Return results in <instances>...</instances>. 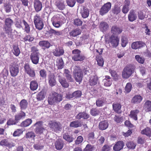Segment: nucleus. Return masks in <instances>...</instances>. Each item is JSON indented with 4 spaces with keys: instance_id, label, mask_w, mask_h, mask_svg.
Wrapping results in <instances>:
<instances>
[{
    "instance_id": "15",
    "label": "nucleus",
    "mask_w": 151,
    "mask_h": 151,
    "mask_svg": "<svg viewBox=\"0 0 151 151\" xmlns=\"http://www.w3.org/2000/svg\"><path fill=\"white\" fill-rule=\"evenodd\" d=\"M122 31V28L116 25L112 26L111 29V33L114 35H118L121 34Z\"/></svg>"
},
{
    "instance_id": "3",
    "label": "nucleus",
    "mask_w": 151,
    "mask_h": 151,
    "mask_svg": "<svg viewBox=\"0 0 151 151\" xmlns=\"http://www.w3.org/2000/svg\"><path fill=\"white\" fill-rule=\"evenodd\" d=\"M136 67L132 64L127 65L124 68L122 72V76L124 79H128L134 73Z\"/></svg>"
},
{
    "instance_id": "61",
    "label": "nucleus",
    "mask_w": 151,
    "mask_h": 151,
    "mask_svg": "<svg viewBox=\"0 0 151 151\" xmlns=\"http://www.w3.org/2000/svg\"><path fill=\"white\" fill-rule=\"evenodd\" d=\"M66 1L68 5L70 7H73L76 3V0H66Z\"/></svg>"
},
{
    "instance_id": "4",
    "label": "nucleus",
    "mask_w": 151,
    "mask_h": 151,
    "mask_svg": "<svg viewBox=\"0 0 151 151\" xmlns=\"http://www.w3.org/2000/svg\"><path fill=\"white\" fill-rule=\"evenodd\" d=\"M13 23V21L9 18H6L5 20L3 29L8 35H11L12 34V26Z\"/></svg>"
},
{
    "instance_id": "56",
    "label": "nucleus",
    "mask_w": 151,
    "mask_h": 151,
    "mask_svg": "<svg viewBox=\"0 0 151 151\" xmlns=\"http://www.w3.org/2000/svg\"><path fill=\"white\" fill-rule=\"evenodd\" d=\"M121 12L120 7L117 5H115L112 9V12L114 14H118Z\"/></svg>"
},
{
    "instance_id": "59",
    "label": "nucleus",
    "mask_w": 151,
    "mask_h": 151,
    "mask_svg": "<svg viewBox=\"0 0 151 151\" xmlns=\"http://www.w3.org/2000/svg\"><path fill=\"white\" fill-rule=\"evenodd\" d=\"M73 95L75 98H79L82 95V92L80 90H77L74 92L73 93Z\"/></svg>"
},
{
    "instance_id": "14",
    "label": "nucleus",
    "mask_w": 151,
    "mask_h": 151,
    "mask_svg": "<svg viewBox=\"0 0 151 151\" xmlns=\"http://www.w3.org/2000/svg\"><path fill=\"white\" fill-rule=\"evenodd\" d=\"M9 71L12 76L13 77H16L18 75L19 73L18 65L14 64L11 65L9 67Z\"/></svg>"
},
{
    "instance_id": "18",
    "label": "nucleus",
    "mask_w": 151,
    "mask_h": 151,
    "mask_svg": "<svg viewBox=\"0 0 151 151\" xmlns=\"http://www.w3.org/2000/svg\"><path fill=\"white\" fill-rule=\"evenodd\" d=\"M33 4L34 8L36 12H38L42 10V4L39 0H35Z\"/></svg>"
},
{
    "instance_id": "8",
    "label": "nucleus",
    "mask_w": 151,
    "mask_h": 151,
    "mask_svg": "<svg viewBox=\"0 0 151 151\" xmlns=\"http://www.w3.org/2000/svg\"><path fill=\"white\" fill-rule=\"evenodd\" d=\"M36 127L35 129V131L37 134L41 135L43 134V132L45 131L46 129L43 127V122L39 121L37 122L34 124Z\"/></svg>"
},
{
    "instance_id": "34",
    "label": "nucleus",
    "mask_w": 151,
    "mask_h": 151,
    "mask_svg": "<svg viewBox=\"0 0 151 151\" xmlns=\"http://www.w3.org/2000/svg\"><path fill=\"white\" fill-rule=\"evenodd\" d=\"M58 81L63 87L67 88L69 87V84L65 78L60 77L58 79Z\"/></svg>"
},
{
    "instance_id": "16",
    "label": "nucleus",
    "mask_w": 151,
    "mask_h": 151,
    "mask_svg": "<svg viewBox=\"0 0 151 151\" xmlns=\"http://www.w3.org/2000/svg\"><path fill=\"white\" fill-rule=\"evenodd\" d=\"M52 53L55 56L60 57L64 54V51L62 47L58 46L53 50Z\"/></svg>"
},
{
    "instance_id": "23",
    "label": "nucleus",
    "mask_w": 151,
    "mask_h": 151,
    "mask_svg": "<svg viewBox=\"0 0 151 151\" xmlns=\"http://www.w3.org/2000/svg\"><path fill=\"white\" fill-rule=\"evenodd\" d=\"M128 17L129 20L131 22H133L136 19L137 16L134 10L132 9L130 11Z\"/></svg>"
},
{
    "instance_id": "6",
    "label": "nucleus",
    "mask_w": 151,
    "mask_h": 151,
    "mask_svg": "<svg viewBox=\"0 0 151 151\" xmlns=\"http://www.w3.org/2000/svg\"><path fill=\"white\" fill-rule=\"evenodd\" d=\"M81 51L78 49H74L72 51L73 55L72 59L74 61H82L85 59V56L81 54Z\"/></svg>"
},
{
    "instance_id": "5",
    "label": "nucleus",
    "mask_w": 151,
    "mask_h": 151,
    "mask_svg": "<svg viewBox=\"0 0 151 151\" xmlns=\"http://www.w3.org/2000/svg\"><path fill=\"white\" fill-rule=\"evenodd\" d=\"M83 73L82 69L78 66H75L73 71L74 78L79 84L81 82L83 78Z\"/></svg>"
},
{
    "instance_id": "13",
    "label": "nucleus",
    "mask_w": 151,
    "mask_h": 151,
    "mask_svg": "<svg viewBox=\"0 0 151 151\" xmlns=\"http://www.w3.org/2000/svg\"><path fill=\"white\" fill-rule=\"evenodd\" d=\"M103 50V49L96 50V52L98 54L96 56V60L97 62V64L100 66H102L104 63V61L101 56Z\"/></svg>"
},
{
    "instance_id": "35",
    "label": "nucleus",
    "mask_w": 151,
    "mask_h": 151,
    "mask_svg": "<svg viewBox=\"0 0 151 151\" xmlns=\"http://www.w3.org/2000/svg\"><path fill=\"white\" fill-rule=\"evenodd\" d=\"M59 17L56 16H54L52 19V24L56 28H58L60 26V22L58 21Z\"/></svg>"
},
{
    "instance_id": "47",
    "label": "nucleus",
    "mask_w": 151,
    "mask_h": 151,
    "mask_svg": "<svg viewBox=\"0 0 151 151\" xmlns=\"http://www.w3.org/2000/svg\"><path fill=\"white\" fill-rule=\"evenodd\" d=\"M48 33L51 35H55L59 36L62 34V32L60 31L55 30L52 28L50 29Z\"/></svg>"
},
{
    "instance_id": "26",
    "label": "nucleus",
    "mask_w": 151,
    "mask_h": 151,
    "mask_svg": "<svg viewBox=\"0 0 151 151\" xmlns=\"http://www.w3.org/2000/svg\"><path fill=\"white\" fill-rule=\"evenodd\" d=\"M81 33V30L79 28H76L73 29L69 33L70 36L75 37L80 35Z\"/></svg>"
},
{
    "instance_id": "12",
    "label": "nucleus",
    "mask_w": 151,
    "mask_h": 151,
    "mask_svg": "<svg viewBox=\"0 0 151 151\" xmlns=\"http://www.w3.org/2000/svg\"><path fill=\"white\" fill-rule=\"evenodd\" d=\"M119 41L118 35H111L109 37V42L111 43L113 47H116L119 44Z\"/></svg>"
},
{
    "instance_id": "32",
    "label": "nucleus",
    "mask_w": 151,
    "mask_h": 151,
    "mask_svg": "<svg viewBox=\"0 0 151 151\" xmlns=\"http://www.w3.org/2000/svg\"><path fill=\"white\" fill-rule=\"evenodd\" d=\"M142 97L141 96L136 95L132 98L131 102L134 104H139L142 101Z\"/></svg>"
},
{
    "instance_id": "11",
    "label": "nucleus",
    "mask_w": 151,
    "mask_h": 151,
    "mask_svg": "<svg viewBox=\"0 0 151 151\" xmlns=\"http://www.w3.org/2000/svg\"><path fill=\"white\" fill-rule=\"evenodd\" d=\"M111 3L110 2H108L104 4L101 7L99 10V14L102 16L105 14L111 9Z\"/></svg>"
},
{
    "instance_id": "55",
    "label": "nucleus",
    "mask_w": 151,
    "mask_h": 151,
    "mask_svg": "<svg viewBox=\"0 0 151 151\" xmlns=\"http://www.w3.org/2000/svg\"><path fill=\"white\" fill-rule=\"evenodd\" d=\"M110 73L114 80L115 81H117L119 79V76L116 72L114 70H111Z\"/></svg>"
},
{
    "instance_id": "60",
    "label": "nucleus",
    "mask_w": 151,
    "mask_h": 151,
    "mask_svg": "<svg viewBox=\"0 0 151 151\" xmlns=\"http://www.w3.org/2000/svg\"><path fill=\"white\" fill-rule=\"evenodd\" d=\"M34 39L33 37H32L29 35H26L23 38V40L25 42L28 41L29 42H32L33 41Z\"/></svg>"
},
{
    "instance_id": "24",
    "label": "nucleus",
    "mask_w": 151,
    "mask_h": 151,
    "mask_svg": "<svg viewBox=\"0 0 151 151\" xmlns=\"http://www.w3.org/2000/svg\"><path fill=\"white\" fill-rule=\"evenodd\" d=\"M105 77L103 80L104 86L106 87L110 86L112 83V80L111 77L109 76H106Z\"/></svg>"
},
{
    "instance_id": "64",
    "label": "nucleus",
    "mask_w": 151,
    "mask_h": 151,
    "mask_svg": "<svg viewBox=\"0 0 151 151\" xmlns=\"http://www.w3.org/2000/svg\"><path fill=\"white\" fill-rule=\"evenodd\" d=\"M94 146L91 145L90 144H88L84 149V151H92L93 150Z\"/></svg>"
},
{
    "instance_id": "49",
    "label": "nucleus",
    "mask_w": 151,
    "mask_h": 151,
    "mask_svg": "<svg viewBox=\"0 0 151 151\" xmlns=\"http://www.w3.org/2000/svg\"><path fill=\"white\" fill-rule=\"evenodd\" d=\"M81 14L82 17L85 18L87 17L89 14V10L85 8H83L81 12Z\"/></svg>"
},
{
    "instance_id": "30",
    "label": "nucleus",
    "mask_w": 151,
    "mask_h": 151,
    "mask_svg": "<svg viewBox=\"0 0 151 151\" xmlns=\"http://www.w3.org/2000/svg\"><path fill=\"white\" fill-rule=\"evenodd\" d=\"M36 135L33 131L28 132L26 133L25 135V137L27 139H31L34 141Z\"/></svg>"
},
{
    "instance_id": "54",
    "label": "nucleus",
    "mask_w": 151,
    "mask_h": 151,
    "mask_svg": "<svg viewBox=\"0 0 151 151\" xmlns=\"http://www.w3.org/2000/svg\"><path fill=\"white\" fill-rule=\"evenodd\" d=\"M144 107L147 112L151 111V101L150 100L147 101L145 104Z\"/></svg>"
},
{
    "instance_id": "53",
    "label": "nucleus",
    "mask_w": 151,
    "mask_h": 151,
    "mask_svg": "<svg viewBox=\"0 0 151 151\" xmlns=\"http://www.w3.org/2000/svg\"><path fill=\"white\" fill-rule=\"evenodd\" d=\"M35 27L39 30H42L43 28L44 24L43 21L34 23Z\"/></svg>"
},
{
    "instance_id": "36",
    "label": "nucleus",
    "mask_w": 151,
    "mask_h": 151,
    "mask_svg": "<svg viewBox=\"0 0 151 151\" xmlns=\"http://www.w3.org/2000/svg\"><path fill=\"white\" fill-rule=\"evenodd\" d=\"M63 137V139L68 143L71 142L74 140V138L72 136H70L68 133L64 134Z\"/></svg>"
},
{
    "instance_id": "42",
    "label": "nucleus",
    "mask_w": 151,
    "mask_h": 151,
    "mask_svg": "<svg viewBox=\"0 0 151 151\" xmlns=\"http://www.w3.org/2000/svg\"><path fill=\"white\" fill-rule=\"evenodd\" d=\"M141 133L147 136L151 137V128L147 127L141 131Z\"/></svg>"
},
{
    "instance_id": "9",
    "label": "nucleus",
    "mask_w": 151,
    "mask_h": 151,
    "mask_svg": "<svg viewBox=\"0 0 151 151\" xmlns=\"http://www.w3.org/2000/svg\"><path fill=\"white\" fill-rule=\"evenodd\" d=\"M25 72L30 77L33 78L35 77L36 74L35 70L33 68H31L28 63H26L24 66Z\"/></svg>"
},
{
    "instance_id": "44",
    "label": "nucleus",
    "mask_w": 151,
    "mask_h": 151,
    "mask_svg": "<svg viewBox=\"0 0 151 151\" xmlns=\"http://www.w3.org/2000/svg\"><path fill=\"white\" fill-rule=\"evenodd\" d=\"M64 62L62 58H59L57 60L56 65L58 69H61L64 66Z\"/></svg>"
},
{
    "instance_id": "51",
    "label": "nucleus",
    "mask_w": 151,
    "mask_h": 151,
    "mask_svg": "<svg viewBox=\"0 0 151 151\" xmlns=\"http://www.w3.org/2000/svg\"><path fill=\"white\" fill-rule=\"evenodd\" d=\"M57 7L60 10H63L65 8V6L63 1H59L56 2Z\"/></svg>"
},
{
    "instance_id": "33",
    "label": "nucleus",
    "mask_w": 151,
    "mask_h": 151,
    "mask_svg": "<svg viewBox=\"0 0 151 151\" xmlns=\"http://www.w3.org/2000/svg\"><path fill=\"white\" fill-rule=\"evenodd\" d=\"M64 74H65V76L67 80L69 82H72L73 81V79L72 78L70 72L68 69H64Z\"/></svg>"
},
{
    "instance_id": "28",
    "label": "nucleus",
    "mask_w": 151,
    "mask_h": 151,
    "mask_svg": "<svg viewBox=\"0 0 151 151\" xmlns=\"http://www.w3.org/2000/svg\"><path fill=\"white\" fill-rule=\"evenodd\" d=\"M64 144V142L62 140L57 139L55 143V148L58 150H60L63 148Z\"/></svg>"
},
{
    "instance_id": "58",
    "label": "nucleus",
    "mask_w": 151,
    "mask_h": 151,
    "mask_svg": "<svg viewBox=\"0 0 151 151\" xmlns=\"http://www.w3.org/2000/svg\"><path fill=\"white\" fill-rule=\"evenodd\" d=\"M126 145L129 148L134 149L136 145L133 142H128L126 143Z\"/></svg>"
},
{
    "instance_id": "50",
    "label": "nucleus",
    "mask_w": 151,
    "mask_h": 151,
    "mask_svg": "<svg viewBox=\"0 0 151 151\" xmlns=\"http://www.w3.org/2000/svg\"><path fill=\"white\" fill-rule=\"evenodd\" d=\"M45 96V92L43 91H41L39 92L36 96V98L37 101H41L43 100Z\"/></svg>"
},
{
    "instance_id": "40",
    "label": "nucleus",
    "mask_w": 151,
    "mask_h": 151,
    "mask_svg": "<svg viewBox=\"0 0 151 151\" xmlns=\"http://www.w3.org/2000/svg\"><path fill=\"white\" fill-rule=\"evenodd\" d=\"M39 44L40 46L44 47L45 49H48L51 46L50 43L48 41H40L39 42Z\"/></svg>"
},
{
    "instance_id": "43",
    "label": "nucleus",
    "mask_w": 151,
    "mask_h": 151,
    "mask_svg": "<svg viewBox=\"0 0 151 151\" xmlns=\"http://www.w3.org/2000/svg\"><path fill=\"white\" fill-rule=\"evenodd\" d=\"M113 109L115 112L119 113H120V110L121 108V105L119 103H114L112 105Z\"/></svg>"
},
{
    "instance_id": "48",
    "label": "nucleus",
    "mask_w": 151,
    "mask_h": 151,
    "mask_svg": "<svg viewBox=\"0 0 151 151\" xmlns=\"http://www.w3.org/2000/svg\"><path fill=\"white\" fill-rule=\"evenodd\" d=\"M32 121L31 119H28L22 122L21 124L22 127H26L29 126L32 123Z\"/></svg>"
},
{
    "instance_id": "41",
    "label": "nucleus",
    "mask_w": 151,
    "mask_h": 151,
    "mask_svg": "<svg viewBox=\"0 0 151 151\" xmlns=\"http://www.w3.org/2000/svg\"><path fill=\"white\" fill-rule=\"evenodd\" d=\"M19 104L21 109L24 110L27 108L28 103L26 100L23 99L20 101Z\"/></svg>"
},
{
    "instance_id": "21",
    "label": "nucleus",
    "mask_w": 151,
    "mask_h": 151,
    "mask_svg": "<svg viewBox=\"0 0 151 151\" xmlns=\"http://www.w3.org/2000/svg\"><path fill=\"white\" fill-rule=\"evenodd\" d=\"M0 145L1 146H4L10 148L15 146V143L13 142L9 143L6 139H4L0 142Z\"/></svg>"
},
{
    "instance_id": "63",
    "label": "nucleus",
    "mask_w": 151,
    "mask_h": 151,
    "mask_svg": "<svg viewBox=\"0 0 151 151\" xmlns=\"http://www.w3.org/2000/svg\"><path fill=\"white\" fill-rule=\"evenodd\" d=\"M135 58L136 60L139 63L141 64H143L144 63L145 59L142 57H140L139 55H136L135 56Z\"/></svg>"
},
{
    "instance_id": "17",
    "label": "nucleus",
    "mask_w": 151,
    "mask_h": 151,
    "mask_svg": "<svg viewBox=\"0 0 151 151\" xmlns=\"http://www.w3.org/2000/svg\"><path fill=\"white\" fill-rule=\"evenodd\" d=\"M145 45V43L142 41H137L132 44L131 47L132 49L136 50L144 47Z\"/></svg>"
},
{
    "instance_id": "52",
    "label": "nucleus",
    "mask_w": 151,
    "mask_h": 151,
    "mask_svg": "<svg viewBox=\"0 0 151 151\" xmlns=\"http://www.w3.org/2000/svg\"><path fill=\"white\" fill-rule=\"evenodd\" d=\"M132 88V86L130 83H127L124 88V92L126 93H129Z\"/></svg>"
},
{
    "instance_id": "2",
    "label": "nucleus",
    "mask_w": 151,
    "mask_h": 151,
    "mask_svg": "<svg viewBox=\"0 0 151 151\" xmlns=\"http://www.w3.org/2000/svg\"><path fill=\"white\" fill-rule=\"evenodd\" d=\"M31 52L30 55V59L32 63L35 65L39 63L40 56V54L39 52V50L37 47L33 46L31 47Z\"/></svg>"
},
{
    "instance_id": "25",
    "label": "nucleus",
    "mask_w": 151,
    "mask_h": 151,
    "mask_svg": "<svg viewBox=\"0 0 151 151\" xmlns=\"http://www.w3.org/2000/svg\"><path fill=\"white\" fill-rule=\"evenodd\" d=\"M108 126V122L107 120H105L100 122L98 127L100 130H103L106 129Z\"/></svg>"
},
{
    "instance_id": "62",
    "label": "nucleus",
    "mask_w": 151,
    "mask_h": 151,
    "mask_svg": "<svg viewBox=\"0 0 151 151\" xmlns=\"http://www.w3.org/2000/svg\"><path fill=\"white\" fill-rule=\"evenodd\" d=\"M18 122L15 119H9L7 121L6 124L8 126L16 124Z\"/></svg>"
},
{
    "instance_id": "29",
    "label": "nucleus",
    "mask_w": 151,
    "mask_h": 151,
    "mask_svg": "<svg viewBox=\"0 0 151 151\" xmlns=\"http://www.w3.org/2000/svg\"><path fill=\"white\" fill-rule=\"evenodd\" d=\"M99 27L101 30L104 32L108 29L109 26L107 22L103 21L100 23Z\"/></svg>"
},
{
    "instance_id": "19",
    "label": "nucleus",
    "mask_w": 151,
    "mask_h": 151,
    "mask_svg": "<svg viewBox=\"0 0 151 151\" xmlns=\"http://www.w3.org/2000/svg\"><path fill=\"white\" fill-rule=\"evenodd\" d=\"M48 81L49 85L53 87L56 84V78L53 74H50L48 76Z\"/></svg>"
},
{
    "instance_id": "20",
    "label": "nucleus",
    "mask_w": 151,
    "mask_h": 151,
    "mask_svg": "<svg viewBox=\"0 0 151 151\" xmlns=\"http://www.w3.org/2000/svg\"><path fill=\"white\" fill-rule=\"evenodd\" d=\"M124 144L122 141H119L116 142L113 147V150L115 151H119L122 149Z\"/></svg>"
},
{
    "instance_id": "37",
    "label": "nucleus",
    "mask_w": 151,
    "mask_h": 151,
    "mask_svg": "<svg viewBox=\"0 0 151 151\" xmlns=\"http://www.w3.org/2000/svg\"><path fill=\"white\" fill-rule=\"evenodd\" d=\"M38 84L37 81L35 80L32 81L30 83V88L32 91L36 90L38 87Z\"/></svg>"
},
{
    "instance_id": "7",
    "label": "nucleus",
    "mask_w": 151,
    "mask_h": 151,
    "mask_svg": "<svg viewBox=\"0 0 151 151\" xmlns=\"http://www.w3.org/2000/svg\"><path fill=\"white\" fill-rule=\"evenodd\" d=\"M51 129L55 132H57L62 129V125L59 122L51 121L48 124Z\"/></svg>"
},
{
    "instance_id": "39",
    "label": "nucleus",
    "mask_w": 151,
    "mask_h": 151,
    "mask_svg": "<svg viewBox=\"0 0 151 151\" xmlns=\"http://www.w3.org/2000/svg\"><path fill=\"white\" fill-rule=\"evenodd\" d=\"M25 116V113L23 111H21L15 116V119L17 122H18L19 120L23 118H24Z\"/></svg>"
},
{
    "instance_id": "10",
    "label": "nucleus",
    "mask_w": 151,
    "mask_h": 151,
    "mask_svg": "<svg viewBox=\"0 0 151 151\" xmlns=\"http://www.w3.org/2000/svg\"><path fill=\"white\" fill-rule=\"evenodd\" d=\"M89 36L88 35L84 34L80 37L79 40H76L75 44L76 46L81 45L83 44L88 43Z\"/></svg>"
},
{
    "instance_id": "46",
    "label": "nucleus",
    "mask_w": 151,
    "mask_h": 151,
    "mask_svg": "<svg viewBox=\"0 0 151 151\" xmlns=\"http://www.w3.org/2000/svg\"><path fill=\"white\" fill-rule=\"evenodd\" d=\"M43 21L42 17L40 16V14H36L34 16L33 22L34 23L38 22H41Z\"/></svg>"
},
{
    "instance_id": "1",
    "label": "nucleus",
    "mask_w": 151,
    "mask_h": 151,
    "mask_svg": "<svg viewBox=\"0 0 151 151\" xmlns=\"http://www.w3.org/2000/svg\"><path fill=\"white\" fill-rule=\"evenodd\" d=\"M63 95L55 92L50 94L47 99L49 104L53 105L55 104H58L63 100Z\"/></svg>"
},
{
    "instance_id": "45",
    "label": "nucleus",
    "mask_w": 151,
    "mask_h": 151,
    "mask_svg": "<svg viewBox=\"0 0 151 151\" xmlns=\"http://www.w3.org/2000/svg\"><path fill=\"white\" fill-rule=\"evenodd\" d=\"M12 52L16 56H18L20 53V50L18 45H13V46Z\"/></svg>"
},
{
    "instance_id": "22",
    "label": "nucleus",
    "mask_w": 151,
    "mask_h": 151,
    "mask_svg": "<svg viewBox=\"0 0 151 151\" xmlns=\"http://www.w3.org/2000/svg\"><path fill=\"white\" fill-rule=\"evenodd\" d=\"M139 112V110L138 109L133 110L130 111L129 116L134 120L137 121L138 119L137 115Z\"/></svg>"
},
{
    "instance_id": "38",
    "label": "nucleus",
    "mask_w": 151,
    "mask_h": 151,
    "mask_svg": "<svg viewBox=\"0 0 151 151\" xmlns=\"http://www.w3.org/2000/svg\"><path fill=\"white\" fill-rule=\"evenodd\" d=\"M22 22L24 26L23 28L24 31L27 33H29L30 32V27L29 25L24 19L22 20Z\"/></svg>"
},
{
    "instance_id": "57",
    "label": "nucleus",
    "mask_w": 151,
    "mask_h": 151,
    "mask_svg": "<svg viewBox=\"0 0 151 151\" xmlns=\"http://www.w3.org/2000/svg\"><path fill=\"white\" fill-rule=\"evenodd\" d=\"M23 131L22 129H18L15 131L13 133V135L14 137L19 136L22 134Z\"/></svg>"
},
{
    "instance_id": "27",
    "label": "nucleus",
    "mask_w": 151,
    "mask_h": 151,
    "mask_svg": "<svg viewBox=\"0 0 151 151\" xmlns=\"http://www.w3.org/2000/svg\"><path fill=\"white\" fill-rule=\"evenodd\" d=\"M89 117V115L86 111L80 112L76 116V118L78 119H80L81 118H83L84 119H87Z\"/></svg>"
},
{
    "instance_id": "31",
    "label": "nucleus",
    "mask_w": 151,
    "mask_h": 151,
    "mask_svg": "<svg viewBox=\"0 0 151 151\" xmlns=\"http://www.w3.org/2000/svg\"><path fill=\"white\" fill-rule=\"evenodd\" d=\"M82 125V124L81 121L75 120L70 123L69 126L71 127L76 128L81 127Z\"/></svg>"
}]
</instances>
